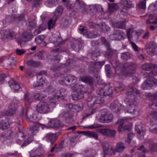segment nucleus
<instances>
[{"mask_svg":"<svg viewBox=\"0 0 157 157\" xmlns=\"http://www.w3.org/2000/svg\"><path fill=\"white\" fill-rule=\"evenodd\" d=\"M128 118H125L120 119L115 123V124H118L119 125L118 127L117 130L119 132H121L122 131V129H123V126L124 123V121L128 120Z\"/></svg>","mask_w":157,"mask_h":157,"instance_id":"25","label":"nucleus"},{"mask_svg":"<svg viewBox=\"0 0 157 157\" xmlns=\"http://www.w3.org/2000/svg\"><path fill=\"white\" fill-rule=\"evenodd\" d=\"M44 152L42 148H38L35 150H32L31 151L30 153L31 157H36L37 156H40Z\"/></svg>","mask_w":157,"mask_h":157,"instance_id":"19","label":"nucleus"},{"mask_svg":"<svg viewBox=\"0 0 157 157\" xmlns=\"http://www.w3.org/2000/svg\"><path fill=\"white\" fill-rule=\"evenodd\" d=\"M58 18L56 17H53L50 19L48 23V29L49 30L53 28L55 25Z\"/></svg>","mask_w":157,"mask_h":157,"instance_id":"27","label":"nucleus"},{"mask_svg":"<svg viewBox=\"0 0 157 157\" xmlns=\"http://www.w3.org/2000/svg\"><path fill=\"white\" fill-rule=\"evenodd\" d=\"M150 150L154 151L157 149V143L153 142L152 140H149L147 142Z\"/></svg>","mask_w":157,"mask_h":157,"instance_id":"30","label":"nucleus"},{"mask_svg":"<svg viewBox=\"0 0 157 157\" xmlns=\"http://www.w3.org/2000/svg\"><path fill=\"white\" fill-rule=\"evenodd\" d=\"M9 84L10 87L14 90H18L20 88L19 84L16 82L13 79H11L9 82Z\"/></svg>","mask_w":157,"mask_h":157,"instance_id":"22","label":"nucleus"},{"mask_svg":"<svg viewBox=\"0 0 157 157\" xmlns=\"http://www.w3.org/2000/svg\"><path fill=\"white\" fill-rule=\"evenodd\" d=\"M146 1L145 0H143L142 2H140L138 5V7L139 9H142L143 10L146 9Z\"/></svg>","mask_w":157,"mask_h":157,"instance_id":"51","label":"nucleus"},{"mask_svg":"<svg viewBox=\"0 0 157 157\" xmlns=\"http://www.w3.org/2000/svg\"><path fill=\"white\" fill-rule=\"evenodd\" d=\"M63 11V7L61 6H59L56 10L54 13V17L59 18L62 14Z\"/></svg>","mask_w":157,"mask_h":157,"instance_id":"35","label":"nucleus"},{"mask_svg":"<svg viewBox=\"0 0 157 157\" xmlns=\"http://www.w3.org/2000/svg\"><path fill=\"white\" fill-rule=\"evenodd\" d=\"M121 58L123 60H128L132 57V55L128 52L121 53Z\"/></svg>","mask_w":157,"mask_h":157,"instance_id":"38","label":"nucleus"},{"mask_svg":"<svg viewBox=\"0 0 157 157\" xmlns=\"http://www.w3.org/2000/svg\"><path fill=\"white\" fill-rule=\"evenodd\" d=\"M105 63V62L104 61L99 62H94V64H90V67H91L92 66L93 67L94 66L95 67V66L96 65H98L100 66H101L104 65Z\"/></svg>","mask_w":157,"mask_h":157,"instance_id":"56","label":"nucleus"},{"mask_svg":"<svg viewBox=\"0 0 157 157\" xmlns=\"http://www.w3.org/2000/svg\"><path fill=\"white\" fill-rule=\"evenodd\" d=\"M27 64L34 67H37L41 65V63L39 61H34L31 60L28 61L27 62Z\"/></svg>","mask_w":157,"mask_h":157,"instance_id":"34","label":"nucleus"},{"mask_svg":"<svg viewBox=\"0 0 157 157\" xmlns=\"http://www.w3.org/2000/svg\"><path fill=\"white\" fill-rule=\"evenodd\" d=\"M157 75V72L155 71H150L149 73H146L144 75H147L148 77H151L153 76H155Z\"/></svg>","mask_w":157,"mask_h":157,"instance_id":"61","label":"nucleus"},{"mask_svg":"<svg viewBox=\"0 0 157 157\" xmlns=\"http://www.w3.org/2000/svg\"><path fill=\"white\" fill-rule=\"evenodd\" d=\"M135 129L139 135L141 134L142 133V135H144L145 132V128H143L142 126L140 125L136 126Z\"/></svg>","mask_w":157,"mask_h":157,"instance_id":"42","label":"nucleus"},{"mask_svg":"<svg viewBox=\"0 0 157 157\" xmlns=\"http://www.w3.org/2000/svg\"><path fill=\"white\" fill-rule=\"evenodd\" d=\"M29 130L33 135H34L39 131V128L36 126H31Z\"/></svg>","mask_w":157,"mask_h":157,"instance_id":"44","label":"nucleus"},{"mask_svg":"<svg viewBox=\"0 0 157 157\" xmlns=\"http://www.w3.org/2000/svg\"><path fill=\"white\" fill-rule=\"evenodd\" d=\"M76 79H62L59 81L60 83L62 85L71 86L76 82Z\"/></svg>","mask_w":157,"mask_h":157,"instance_id":"20","label":"nucleus"},{"mask_svg":"<svg viewBox=\"0 0 157 157\" xmlns=\"http://www.w3.org/2000/svg\"><path fill=\"white\" fill-rule=\"evenodd\" d=\"M101 44L105 45L106 48L110 47L109 42L107 41L105 37H101Z\"/></svg>","mask_w":157,"mask_h":157,"instance_id":"52","label":"nucleus"},{"mask_svg":"<svg viewBox=\"0 0 157 157\" xmlns=\"http://www.w3.org/2000/svg\"><path fill=\"white\" fill-rule=\"evenodd\" d=\"M143 69L146 71H149L152 69L157 68V65L153 63H146L142 66Z\"/></svg>","mask_w":157,"mask_h":157,"instance_id":"23","label":"nucleus"},{"mask_svg":"<svg viewBox=\"0 0 157 157\" xmlns=\"http://www.w3.org/2000/svg\"><path fill=\"white\" fill-rule=\"evenodd\" d=\"M107 51L105 53V56L108 58H110L115 53L116 51L112 49L109 47L107 48Z\"/></svg>","mask_w":157,"mask_h":157,"instance_id":"36","label":"nucleus"},{"mask_svg":"<svg viewBox=\"0 0 157 157\" xmlns=\"http://www.w3.org/2000/svg\"><path fill=\"white\" fill-rule=\"evenodd\" d=\"M85 133V135L87 136L93 138L96 140L98 139V136L96 132H93L86 131Z\"/></svg>","mask_w":157,"mask_h":157,"instance_id":"40","label":"nucleus"},{"mask_svg":"<svg viewBox=\"0 0 157 157\" xmlns=\"http://www.w3.org/2000/svg\"><path fill=\"white\" fill-rule=\"evenodd\" d=\"M151 121L152 122L157 120V113L155 111H151L150 113Z\"/></svg>","mask_w":157,"mask_h":157,"instance_id":"48","label":"nucleus"},{"mask_svg":"<svg viewBox=\"0 0 157 157\" xmlns=\"http://www.w3.org/2000/svg\"><path fill=\"white\" fill-rule=\"evenodd\" d=\"M98 132L104 136L110 137H114L116 132V131L108 128L99 129Z\"/></svg>","mask_w":157,"mask_h":157,"instance_id":"11","label":"nucleus"},{"mask_svg":"<svg viewBox=\"0 0 157 157\" xmlns=\"http://www.w3.org/2000/svg\"><path fill=\"white\" fill-rule=\"evenodd\" d=\"M49 125L52 128H62L63 126V124L59 119H52L48 123Z\"/></svg>","mask_w":157,"mask_h":157,"instance_id":"9","label":"nucleus"},{"mask_svg":"<svg viewBox=\"0 0 157 157\" xmlns=\"http://www.w3.org/2000/svg\"><path fill=\"white\" fill-rule=\"evenodd\" d=\"M130 44H131L132 47L134 50L136 52H138L140 51L139 48L136 44L133 42L131 40H128Z\"/></svg>","mask_w":157,"mask_h":157,"instance_id":"49","label":"nucleus"},{"mask_svg":"<svg viewBox=\"0 0 157 157\" xmlns=\"http://www.w3.org/2000/svg\"><path fill=\"white\" fill-rule=\"evenodd\" d=\"M24 99L30 104L32 102V98L31 96H28L27 94H25Z\"/></svg>","mask_w":157,"mask_h":157,"instance_id":"64","label":"nucleus"},{"mask_svg":"<svg viewBox=\"0 0 157 157\" xmlns=\"http://www.w3.org/2000/svg\"><path fill=\"white\" fill-rule=\"evenodd\" d=\"M146 50L147 53L150 55L153 56L155 54V49L154 48H147Z\"/></svg>","mask_w":157,"mask_h":157,"instance_id":"50","label":"nucleus"},{"mask_svg":"<svg viewBox=\"0 0 157 157\" xmlns=\"http://www.w3.org/2000/svg\"><path fill=\"white\" fill-rule=\"evenodd\" d=\"M86 35L87 37L90 38H94L97 36V35L94 32H88Z\"/></svg>","mask_w":157,"mask_h":157,"instance_id":"55","label":"nucleus"},{"mask_svg":"<svg viewBox=\"0 0 157 157\" xmlns=\"http://www.w3.org/2000/svg\"><path fill=\"white\" fill-rule=\"evenodd\" d=\"M76 43H77L78 44H74L72 46V48L74 49L76 51H79L80 49H81L83 47V41L80 39H79L76 41Z\"/></svg>","mask_w":157,"mask_h":157,"instance_id":"26","label":"nucleus"},{"mask_svg":"<svg viewBox=\"0 0 157 157\" xmlns=\"http://www.w3.org/2000/svg\"><path fill=\"white\" fill-rule=\"evenodd\" d=\"M136 67V64L132 62L125 63L123 65V68L125 69L126 72L124 73L123 75L126 77L129 76L135 72Z\"/></svg>","mask_w":157,"mask_h":157,"instance_id":"3","label":"nucleus"},{"mask_svg":"<svg viewBox=\"0 0 157 157\" xmlns=\"http://www.w3.org/2000/svg\"><path fill=\"white\" fill-rule=\"evenodd\" d=\"M147 96L151 100L156 99H157V91L154 94L150 93H148L147 94Z\"/></svg>","mask_w":157,"mask_h":157,"instance_id":"54","label":"nucleus"},{"mask_svg":"<svg viewBox=\"0 0 157 157\" xmlns=\"http://www.w3.org/2000/svg\"><path fill=\"white\" fill-rule=\"evenodd\" d=\"M139 93L140 92L138 90H137L135 88L133 87H132L128 89L126 92V94L128 96H132L131 98H129L128 99L127 98L125 99V101L127 104L129 105L128 108H130L131 105H133L136 101L134 95L135 94H139Z\"/></svg>","mask_w":157,"mask_h":157,"instance_id":"4","label":"nucleus"},{"mask_svg":"<svg viewBox=\"0 0 157 157\" xmlns=\"http://www.w3.org/2000/svg\"><path fill=\"white\" fill-rule=\"evenodd\" d=\"M121 106V105L118 101H115L110 104V107L114 112L117 113L120 110Z\"/></svg>","mask_w":157,"mask_h":157,"instance_id":"18","label":"nucleus"},{"mask_svg":"<svg viewBox=\"0 0 157 157\" xmlns=\"http://www.w3.org/2000/svg\"><path fill=\"white\" fill-rule=\"evenodd\" d=\"M50 41L52 43L55 47H57L61 45H63L65 43V41H63L62 39L59 36L56 37H53L49 38Z\"/></svg>","mask_w":157,"mask_h":157,"instance_id":"15","label":"nucleus"},{"mask_svg":"<svg viewBox=\"0 0 157 157\" xmlns=\"http://www.w3.org/2000/svg\"><path fill=\"white\" fill-rule=\"evenodd\" d=\"M64 6L66 7L67 9L71 10L73 8L74 6L75 9L76 10L75 11L79 12L82 13L81 11H80L79 10H78L77 9H76V7L78 8V7L76 6L75 7V4H73L72 3L70 2V1H69L67 0V2L66 3H65L64 4Z\"/></svg>","mask_w":157,"mask_h":157,"instance_id":"37","label":"nucleus"},{"mask_svg":"<svg viewBox=\"0 0 157 157\" xmlns=\"http://www.w3.org/2000/svg\"><path fill=\"white\" fill-rule=\"evenodd\" d=\"M113 118V116L112 114L106 112L101 115L99 121L102 123H108L110 122Z\"/></svg>","mask_w":157,"mask_h":157,"instance_id":"10","label":"nucleus"},{"mask_svg":"<svg viewBox=\"0 0 157 157\" xmlns=\"http://www.w3.org/2000/svg\"><path fill=\"white\" fill-rule=\"evenodd\" d=\"M88 100L87 105L90 109H91V112L90 113H86L83 115V119H85L86 117L92 114L94 112L95 109L97 107L96 104L95 103L94 100L91 98H89Z\"/></svg>","mask_w":157,"mask_h":157,"instance_id":"7","label":"nucleus"},{"mask_svg":"<svg viewBox=\"0 0 157 157\" xmlns=\"http://www.w3.org/2000/svg\"><path fill=\"white\" fill-rule=\"evenodd\" d=\"M72 89L75 94L72 95V99L77 100L84 97V93L87 91L86 89L82 85L76 84L72 87Z\"/></svg>","mask_w":157,"mask_h":157,"instance_id":"2","label":"nucleus"},{"mask_svg":"<svg viewBox=\"0 0 157 157\" xmlns=\"http://www.w3.org/2000/svg\"><path fill=\"white\" fill-rule=\"evenodd\" d=\"M45 97L44 95L40 93H36L34 95V98L37 100H40Z\"/></svg>","mask_w":157,"mask_h":157,"instance_id":"53","label":"nucleus"},{"mask_svg":"<svg viewBox=\"0 0 157 157\" xmlns=\"http://www.w3.org/2000/svg\"><path fill=\"white\" fill-rule=\"evenodd\" d=\"M125 148L124 144L121 142H119L117 144L115 152L117 151L118 152H121Z\"/></svg>","mask_w":157,"mask_h":157,"instance_id":"32","label":"nucleus"},{"mask_svg":"<svg viewBox=\"0 0 157 157\" xmlns=\"http://www.w3.org/2000/svg\"><path fill=\"white\" fill-rule=\"evenodd\" d=\"M100 50L99 49H96L92 53L91 59L95 60L98 56H100Z\"/></svg>","mask_w":157,"mask_h":157,"instance_id":"41","label":"nucleus"},{"mask_svg":"<svg viewBox=\"0 0 157 157\" xmlns=\"http://www.w3.org/2000/svg\"><path fill=\"white\" fill-rule=\"evenodd\" d=\"M123 5L125 8L129 9L132 7V4L131 1L125 0L123 2Z\"/></svg>","mask_w":157,"mask_h":157,"instance_id":"45","label":"nucleus"},{"mask_svg":"<svg viewBox=\"0 0 157 157\" xmlns=\"http://www.w3.org/2000/svg\"><path fill=\"white\" fill-rule=\"evenodd\" d=\"M118 6L115 3L108 4V8L109 13H112L119 8Z\"/></svg>","mask_w":157,"mask_h":157,"instance_id":"29","label":"nucleus"},{"mask_svg":"<svg viewBox=\"0 0 157 157\" xmlns=\"http://www.w3.org/2000/svg\"><path fill=\"white\" fill-rule=\"evenodd\" d=\"M81 80L87 84L92 85L94 83L93 79H81Z\"/></svg>","mask_w":157,"mask_h":157,"instance_id":"57","label":"nucleus"},{"mask_svg":"<svg viewBox=\"0 0 157 157\" xmlns=\"http://www.w3.org/2000/svg\"><path fill=\"white\" fill-rule=\"evenodd\" d=\"M8 125L9 124L8 122L2 121L0 122V129L5 130L8 128Z\"/></svg>","mask_w":157,"mask_h":157,"instance_id":"46","label":"nucleus"},{"mask_svg":"<svg viewBox=\"0 0 157 157\" xmlns=\"http://www.w3.org/2000/svg\"><path fill=\"white\" fill-rule=\"evenodd\" d=\"M1 34L2 39L6 38L12 39L13 37H15L17 35L15 32L10 29L2 31Z\"/></svg>","mask_w":157,"mask_h":157,"instance_id":"6","label":"nucleus"},{"mask_svg":"<svg viewBox=\"0 0 157 157\" xmlns=\"http://www.w3.org/2000/svg\"><path fill=\"white\" fill-rule=\"evenodd\" d=\"M150 130L151 132L154 134L157 133V126H151L150 128Z\"/></svg>","mask_w":157,"mask_h":157,"instance_id":"63","label":"nucleus"},{"mask_svg":"<svg viewBox=\"0 0 157 157\" xmlns=\"http://www.w3.org/2000/svg\"><path fill=\"white\" fill-rule=\"evenodd\" d=\"M33 37L32 33L28 32H25L23 33L22 36L23 39L25 41L30 40L32 39Z\"/></svg>","mask_w":157,"mask_h":157,"instance_id":"24","label":"nucleus"},{"mask_svg":"<svg viewBox=\"0 0 157 157\" xmlns=\"http://www.w3.org/2000/svg\"><path fill=\"white\" fill-rule=\"evenodd\" d=\"M25 16L24 14H21L20 15L18 16L17 17H16L15 19H17L18 21H25Z\"/></svg>","mask_w":157,"mask_h":157,"instance_id":"60","label":"nucleus"},{"mask_svg":"<svg viewBox=\"0 0 157 157\" xmlns=\"http://www.w3.org/2000/svg\"><path fill=\"white\" fill-rule=\"evenodd\" d=\"M105 95H109L112 94L113 90L111 86L109 85H106L103 86Z\"/></svg>","mask_w":157,"mask_h":157,"instance_id":"33","label":"nucleus"},{"mask_svg":"<svg viewBox=\"0 0 157 157\" xmlns=\"http://www.w3.org/2000/svg\"><path fill=\"white\" fill-rule=\"evenodd\" d=\"M124 33L119 30H115L113 34L110 35L112 40H120L123 38Z\"/></svg>","mask_w":157,"mask_h":157,"instance_id":"12","label":"nucleus"},{"mask_svg":"<svg viewBox=\"0 0 157 157\" xmlns=\"http://www.w3.org/2000/svg\"><path fill=\"white\" fill-rule=\"evenodd\" d=\"M105 70L107 76L108 77L110 78L111 70L110 65L109 64L105 65Z\"/></svg>","mask_w":157,"mask_h":157,"instance_id":"47","label":"nucleus"},{"mask_svg":"<svg viewBox=\"0 0 157 157\" xmlns=\"http://www.w3.org/2000/svg\"><path fill=\"white\" fill-rule=\"evenodd\" d=\"M79 106L77 105L72 104H67L66 105V107L69 109H75L78 108Z\"/></svg>","mask_w":157,"mask_h":157,"instance_id":"58","label":"nucleus"},{"mask_svg":"<svg viewBox=\"0 0 157 157\" xmlns=\"http://www.w3.org/2000/svg\"><path fill=\"white\" fill-rule=\"evenodd\" d=\"M146 82L149 86H153L157 85V79H147Z\"/></svg>","mask_w":157,"mask_h":157,"instance_id":"43","label":"nucleus"},{"mask_svg":"<svg viewBox=\"0 0 157 157\" xmlns=\"http://www.w3.org/2000/svg\"><path fill=\"white\" fill-rule=\"evenodd\" d=\"M18 136L19 138L18 139L20 141H22L24 140V138L26 139V140L25 141L22 145V147L25 146L31 142V139H29L28 138V136L26 135H24L23 132H21L20 130H19L18 133Z\"/></svg>","mask_w":157,"mask_h":157,"instance_id":"14","label":"nucleus"},{"mask_svg":"<svg viewBox=\"0 0 157 157\" xmlns=\"http://www.w3.org/2000/svg\"><path fill=\"white\" fill-rule=\"evenodd\" d=\"M101 29L102 32L107 33V32L110 30V28L107 26L105 23H102L101 24Z\"/></svg>","mask_w":157,"mask_h":157,"instance_id":"39","label":"nucleus"},{"mask_svg":"<svg viewBox=\"0 0 157 157\" xmlns=\"http://www.w3.org/2000/svg\"><path fill=\"white\" fill-rule=\"evenodd\" d=\"M73 113L71 111L65 112L63 116V118L67 124L72 123L74 121Z\"/></svg>","mask_w":157,"mask_h":157,"instance_id":"13","label":"nucleus"},{"mask_svg":"<svg viewBox=\"0 0 157 157\" xmlns=\"http://www.w3.org/2000/svg\"><path fill=\"white\" fill-rule=\"evenodd\" d=\"M62 90L53 88L51 86H49L46 89V91L49 94H51L52 97L49 98L50 101L42 102L38 104L36 106L37 111L40 113H46L50 111V109L53 108L55 106L54 102L50 101L58 99L59 97L64 95L61 92Z\"/></svg>","mask_w":157,"mask_h":157,"instance_id":"1","label":"nucleus"},{"mask_svg":"<svg viewBox=\"0 0 157 157\" xmlns=\"http://www.w3.org/2000/svg\"><path fill=\"white\" fill-rule=\"evenodd\" d=\"M104 90L103 87L99 88L97 91L98 95L100 96H105Z\"/></svg>","mask_w":157,"mask_h":157,"instance_id":"59","label":"nucleus"},{"mask_svg":"<svg viewBox=\"0 0 157 157\" xmlns=\"http://www.w3.org/2000/svg\"><path fill=\"white\" fill-rule=\"evenodd\" d=\"M18 107L17 104L16 102L11 103L9 106V110L6 113V114L8 116L13 115L15 113L16 109Z\"/></svg>","mask_w":157,"mask_h":157,"instance_id":"16","label":"nucleus"},{"mask_svg":"<svg viewBox=\"0 0 157 157\" xmlns=\"http://www.w3.org/2000/svg\"><path fill=\"white\" fill-rule=\"evenodd\" d=\"M103 151L104 157H106V155H111L115 153V150L109 143L103 142L102 144Z\"/></svg>","mask_w":157,"mask_h":157,"instance_id":"5","label":"nucleus"},{"mask_svg":"<svg viewBox=\"0 0 157 157\" xmlns=\"http://www.w3.org/2000/svg\"><path fill=\"white\" fill-rule=\"evenodd\" d=\"M60 133H48L46 136V139L49 140L52 144L57 139Z\"/></svg>","mask_w":157,"mask_h":157,"instance_id":"17","label":"nucleus"},{"mask_svg":"<svg viewBox=\"0 0 157 157\" xmlns=\"http://www.w3.org/2000/svg\"><path fill=\"white\" fill-rule=\"evenodd\" d=\"M75 6V7H78V8L76 7V9L81 11L82 13L84 14L87 13L88 11L86 4L82 0H76Z\"/></svg>","mask_w":157,"mask_h":157,"instance_id":"8","label":"nucleus"},{"mask_svg":"<svg viewBox=\"0 0 157 157\" xmlns=\"http://www.w3.org/2000/svg\"><path fill=\"white\" fill-rule=\"evenodd\" d=\"M126 21L124 19L122 21H120L114 23V25L116 28L124 29L126 27L125 22Z\"/></svg>","mask_w":157,"mask_h":157,"instance_id":"28","label":"nucleus"},{"mask_svg":"<svg viewBox=\"0 0 157 157\" xmlns=\"http://www.w3.org/2000/svg\"><path fill=\"white\" fill-rule=\"evenodd\" d=\"M46 79H38L37 81L33 84L34 87H41L44 84H45Z\"/></svg>","mask_w":157,"mask_h":157,"instance_id":"31","label":"nucleus"},{"mask_svg":"<svg viewBox=\"0 0 157 157\" xmlns=\"http://www.w3.org/2000/svg\"><path fill=\"white\" fill-rule=\"evenodd\" d=\"M30 109H27L25 112V117L27 119H29L31 121H33L37 118V116L35 114L31 115L32 113L30 111Z\"/></svg>","mask_w":157,"mask_h":157,"instance_id":"21","label":"nucleus"},{"mask_svg":"<svg viewBox=\"0 0 157 157\" xmlns=\"http://www.w3.org/2000/svg\"><path fill=\"white\" fill-rule=\"evenodd\" d=\"M101 125L97 124H94L93 125H90L87 127V128L90 129H94L99 127H101Z\"/></svg>","mask_w":157,"mask_h":157,"instance_id":"62","label":"nucleus"}]
</instances>
